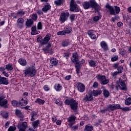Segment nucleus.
Returning a JSON list of instances; mask_svg holds the SVG:
<instances>
[{"label":"nucleus","instance_id":"nucleus-47","mask_svg":"<svg viewBox=\"0 0 131 131\" xmlns=\"http://www.w3.org/2000/svg\"><path fill=\"white\" fill-rule=\"evenodd\" d=\"M37 28L38 30H41L42 29V24L41 21H39L37 25Z\"/></svg>","mask_w":131,"mask_h":131},{"label":"nucleus","instance_id":"nucleus-64","mask_svg":"<svg viewBox=\"0 0 131 131\" xmlns=\"http://www.w3.org/2000/svg\"><path fill=\"white\" fill-rule=\"evenodd\" d=\"M120 54L122 57L124 56V55H125V51L122 50L120 51Z\"/></svg>","mask_w":131,"mask_h":131},{"label":"nucleus","instance_id":"nucleus-13","mask_svg":"<svg viewBox=\"0 0 131 131\" xmlns=\"http://www.w3.org/2000/svg\"><path fill=\"white\" fill-rule=\"evenodd\" d=\"M16 126L18 129H24V130H26V128H27L28 125L26 122H21L17 125Z\"/></svg>","mask_w":131,"mask_h":131},{"label":"nucleus","instance_id":"nucleus-10","mask_svg":"<svg viewBox=\"0 0 131 131\" xmlns=\"http://www.w3.org/2000/svg\"><path fill=\"white\" fill-rule=\"evenodd\" d=\"M94 100V97H93V94L88 93L84 97L83 99V102L86 103L87 102H91Z\"/></svg>","mask_w":131,"mask_h":131},{"label":"nucleus","instance_id":"nucleus-39","mask_svg":"<svg viewBox=\"0 0 131 131\" xmlns=\"http://www.w3.org/2000/svg\"><path fill=\"white\" fill-rule=\"evenodd\" d=\"M103 95L104 98H108V97L110 96V93H109V91L108 90L104 89L103 91Z\"/></svg>","mask_w":131,"mask_h":131},{"label":"nucleus","instance_id":"nucleus-44","mask_svg":"<svg viewBox=\"0 0 131 131\" xmlns=\"http://www.w3.org/2000/svg\"><path fill=\"white\" fill-rule=\"evenodd\" d=\"M118 59H119L118 55H115L111 58V60L112 62H116V61H118Z\"/></svg>","mask_w":131,"mask_h":131},{"label":"nucleus","instance_id":"nucleus-32","mask_svg":"<svg viewBox=\"0 0 131 131\" xmlns=\"http://www.w3.org/2000/svg\"><path fill=\"white\" fill-rule=\"evenodd\" d=\"M64 30L66 34H69V33H71V32H72V27L69 26H67L64 27Z\"/></svg>","mask_w":131,"mask_h":131},{"label":"nucleus","instance_id":"nucleus-4","mask_svg":"<svg viewBox=\"0 0 131 131\" xmlns=\"http://www.w3.org/2000/svg\"><path fill=\"white\" fill-rule=\"evenodd\" d=\"M105 8L107 10H109L110 15L116 16V14H119L120 12V7L116 6H114L113 7V6H110V4H109V3H107L105 5Z\"/></svg>","mask_w":131,"mask_h":131},{"label":"nucleus","instance_id":"nucleus-27","mask_svg":"<svg viewBox=\"0 0 131 131\" xmlns=\"http://www.w3.org/2000/svg\"><path fill=\"white\" fill-rule=\"evenodd\" d=\"M34 24V21L31 19H27L26 21V26L27 27H31Z\"/></svg>","mask_w":131,"mask_h":131},{"label":"nucleus","instance_id":"nucleus-55","mask_svg":"<svg viewBox=\"0 0 131 131\" xmlns=\"http://www.w3.org/2000/svg\"><path fill=\"white\" fill-rule=\"evenodd\" d=\"M43 11L42 10L39 9L36 11V13L39 15V16H41V15H43Z\"/></svg>","mask_w":131,"mask_h":131},{"label":"nucleus","instance_id":"nucleus-46","mask_svg":"<svg viewBox=\"0 0 131 131\" xmlns=\"http://www.w3.org/2000/svg\"><path fill=\"white\" fill-rule=\"evenodd\" d=\"M69 19L71 22L75 21V14H72L70 15Z\"/></svg>","mask_w":131,"mask_h":131},{"label":"nucleus","instance_id":"nucleus-14","mask_svg":"<svg viewBox=\"0 0 131 131\" xmlns=\"http://www.w3.org/2000/svg\"><path fill=\"white\" fill-rule=\"evenodd\" d=\"M87 34H88L89 37H90L91 39L94 40L97 39V38H98V37H97V35H96V33L95 31L93 30H88Z\"/></svg>","mask_w":131,"mask_h":131},{"label":"nucleus","instance_id":"nucleus-26","mask_svg":"<svg viewBox=\"0 0 131 131\" xmlns=\"http://www.w3.org/2000/svg\"><path fill=\"white\" fill-rule=\"evenodd\" d=\"M70 41H69L68 39H64L61 42V45L62 48H66V47H68V46H70Z\"/></svg>","mask_w":131,"mask_h":131},{"label":"nucleus","instance_id":"nucleus-19","mask_svg":"<svg viewBox=\"0 0 131 131\" xmlns=\"http://www.w3.org/2000/svg\"><path fill=\"white\" fill-rule=\"evenodd\" d=\"M120 107V104H109L108 106V108L109 111H114V110H117V109H119Z\"/></svg>","mask_w":131,"mask_h":131},{"label":"nucleus","instance_id":"nucleus-16","mask_svg":"<svg viewBox=\"0 0 131 131\" xmlns=\"http://www.w3.org/2000/svg\"><path fill=\"white\" fill-rule=\"evenodd\" d=\"M52 8V6L50 4V3L47 2L46 4L43 5L42 8V11H43V13H48L50 10Z\"/></svg>","mask_w":131,"mask_h":131},{"label":"nucleus","instance_id":"nucleus-6","mask_svg":"<svg viewBox=\"0 0 131 131\" xmlns=\"http://www.w3.org/2000/svg\"><path fill=\"white\" fill-rule=\"evenodd\" d=\"M97 79L101 82V84L105 85L107 83H109V80L106 79V76L101 75L100 74L97 75L96 76Z\"/></svg>","mask_w":131,"mask_h":131},{"label":"nucleus","instance_id":"nucleus-50","mask_svg":"<svg viewBox=\"0 0 131 131\" xmlns=\"http://www.w3.org/2000/svg\"><path fill=\"white\" fill-rule=\"evenodd\" d=\"M117 69L118 70V72H119V73H122L123 71V66H119Z\"/></svg>","mask_w":131,"mask_h":131},{"label":"nucleus","instance_id":"nucleus-41","mask_svg":"<svg viewBox=\"0 0 131 131\" xmlns=\"http://www.w3.org/2000/svg\"><path fill=\"white\" fill-rule=\"evenodd\" d=\"M37 14L36 13H33L31 16V19L34 22L37 20Z\"/></svg>","mask_w":131,"mask_h":131},{"label":"nucleus","instance_id":"nucleus-49","mask_svg":"<svg viewBox=\"0 0 131 131\" xmlns=\"http://www.w3.org/2000/svg\"><path fill=\"white\" fill-rule=\"evenodd\" d=\"M93 21H94V22H98V21H99V20H100V19H101V16H100L99 15H96V16H95L94 17H93Z\"/></svg>","mask_w":131,"mask_h":131},{"label":"nucleus","instance_id":"nucleus-53","mask_svg":"<svg viewBox=\"0 0 131 131\" xmlns=\"http://www.w3.org/2000/svg\"><path fill=\"white\" fill-rule=\"evenodd\" d=\"M37 41L38 42H39L41 46V42L43 41V39H42V37L41 36H39L37 38Z\"/></svg>","mask_w":131,"mask_h":131},{"label":"nucleus","instance_id":"nucleus-11","mask_svg":"<svg viewBox=\"0 0 131 131\" xmlns=\"http://www.w3.org/2000/svg\"><path fill=\"white\" fill-rule=\"evenodd\" d=\"M75 119H76V117L74 115H71L68 118V122H69L70 127H72L73 125L75 124Z\"/></svg>","mask_w":131,"mask_h":131},{"label":"nucleus","instance_id":"nucleus-56","mask_svg":"<svg viewBox=\"0 0 131 131\" xmlns=\"http://www.w3.org/2000/svg\"><path fill=\"white\" fill-rule=\"evenodd\" d=\"M71 130H76V129H78V126L76 125L75 126H72V127H70Z\"/></svg>","mask_w":131,"mask_h":131},{"label":"nucleus","instance_id":"nucleus-8","mask_svg":"<svg viewBox=\"0 0 131 131\" xmlns=\"http://www.w3.org/2000/svg\"><path fill=\"white\" fill-rule=\"evenodd\" d=\"M69 16H70V13L69 12H62L60 16V21L62 22V23H64L65 21L68 20V17H69Z\"/></svg>","mask_w":131,"mask_h":131},{"label":"nucleus","instance_id":"nucleus-33","mask_svg":"<svg viewBox=\"0 0 131 131\" xmlns=\"http://www.w3.org/2000/svg\"><path fill=\"white\" fill-rule=\"evenodd\" d=\"M58 59L57 58L52 57L50 59V63L51 64V65H53L54 66H57V65H58Z\"/></svg>","mask_w":131,"mask_h":131},{"label":"nucleus","instance_id":"nucleus-54","mask_svg":"<svg viewBox=\"0 0 131 131\" xmlns=\"http://www.w3.org/2000/svg\"><path fill=\"white\" fill-rule=\"evenodd\" d=\"M25 14H26V13L25 12V11H24L23 10L18 11L17 12V15H20L21 16H24Z\"/></svg>","mask_w":131,"mask_h":131},{"label":"nucleus","instance_id":"nucleus-34","mask_svg":"<svg viewBox=\"0 0 131 131\" xmlns=\"http://www.w3.org/2000/svg\"><path fill=\"white\" fill-rule=\"evenodd\" d=\"M54 89L56 92H60L62 90V85L61 84L56 83L54 86Z\"/></svg>","mask_w":131,"mask_h":131},{"label":"nucleus","instance_id":"nucleus-61","mask_svg":"<svg viewBox=\"0 0 131 131\" xmlns=\"http://www.w3.org/2000/svg\"><path fill=\"white\" fill-rule=\"evenodd\" d=\"M116 20H118V16H115L114 17H112L111 21V22H115V21H116Z\"/></svg>","mask_w":131,"mask_h":131},{"label":"nucleus","instance_id":"nucleus-48","mask_svg":"<svg viewBox=\"0 0 131 131\" xmlns=\"http://www.w3.org/2000/svg\"><path fill=\"white\" fill-rule=\"evenodd\" d=\"M13 126H10L9 128L8 129V131H15L17 129V128L16 126H15V124H13Z\"/></svg>","mask_w":131,"mask_h":131},{"label":"nucleus","instance_id":"nucleus-62","mask_svg":"<svg viewBox=\"0 0 131 131\" xmlns=\"http://www.w3.org/2000/svg\"><path fill=\"white\" fill-rule=\"evenodd\" d=\"M64 79H65V80H69L71 79V75H67L65 77Z\"/></svg>","mask_w":131,"mask_h":131},{"label":"nucleus","instance_id":"nucleus-25","mask_svg":"<svg viewBox=\"0 0 131 131\" xmlns=\"http://www.w3.org/2000/svg\"><path fill=\"white\" fill-rule=\"evenodd\" d=\"M102 94V90L101 89L93 90L92 91V95L94 97H98Z\"/></svg>","mask_w":131,"mask_h":131},{"label":"nucleus","instance_id":"nucleus-31","mask_svg":"<svg viewBox=\"0 0 131 131\" xmlns=\"http://www.w3.org/2000/svg\"><path fill=\"white\" fill-rule=\"evenodd\" d=\"M94 130V126L91 125V124L86 125L84 127V131H93Z\"/></svg>","mask_w":131,"mask_h":131},{"label":"nucleus","instance_id":"nucleus-45","mask_svg":"<svg viewBox=\"0 0 131 131\" xmlns=\"http://www.w3.org/2000/svg\"><path fill=\"white\" fill-rule=\"evenodd\" d=\"M119 109H120L122 110V111H124L125 112H126V111H129L130 110V108L128 106H126L125 107H121L120 105V108Z\"/></svg>","mask_w":131,"mask_h":131},{"label":"nucleus","instance_id":"nucleus-59","mask_svg":"<svg viewBox=\"0 0 131 131\" xmlns=\"http://www.w3.org/2000/svg\"><path fill=\"white\" fill-rule=\"evenodd\" d=\"M43 89L45 91V92H49L50 91V88L49 87V85H45L43 86Z\"/></svg>","mask_w":131,"mask_h":131},{"label":"nucleus","instance_id":"nucleus-35","mask_svg":"<svg viewBox=\"0 0 131 131\" xmlns=\"http://www.w3.org/2000/svg\"><path fill=\"white\" fill-rule=\"evenodd\" d=\"M51 47H52V45L48 43L46 47H45L42 50L43 51V52H45V53H50V49H51Z\"/></svg>","mask_w":131,"mask_h":131},{"label":"nucleus","instance_id":"nucleus-42","mask_svg":"<svg viewBox=\"0 0 131 131\" xmlns=\"http://www.w3.org/2000/svg\"><path fill=\"white\" fill-rule=\"evenodd\" d=\"M5 69H6L7 70H8L9 71H12L13 68V67H12L11 64H8L6 66Z\"/></svg>","mask_w":131,"mask_h":131},{"label":"nucleus","instance_id":"nucleus-23","mask_svg":"<svg viewBox=\"0 0 131 131\" xmlns=\"http://www.w3.org/2000/svg\"><path fill=\"white\" fill-rule=\"evenodd\" d=\"M31 30V35H36V34H39L40 33V31L36 30V27L35 26L32 27Z\"/></svg>","mask_w":131,"mask_h":131},{"label":"nucleus","instance_id":"nucleus-38","mask_svg":"<svg viewBox=\"0 0 131 131\" xmlns=\"http://www.w3.org/2000/svg\"><path fill=\"white\" fill-rule=\"evenodd\" d=\"M11 104H12V106H13V107H19L20 106L19 102L18 101L15 100H13L11 101Z\"/></svg>","mask_w":131,"mask_h":131},{"label":"nucleus","instance_id":"nucleus-20","mask_svg":"<svg viewBox=\"0 0 131 131\" xmlns=\"http://www.w3.org/2000/svg\"><path fill=\"white\" fill-rule=\"evenodd\" d=\"M15 114L16 116H18L20 118V121H23V118L24 116L23 114L21 112V111L18 109H16L15 112Z\"/></svg>","mask_w":131,"mask_h":131},{"label":"nucleus","instance_id":"nucleus-17","mask_svg":"<svg viewBox=\"0 0 131 131\" xmlns=\"http://www.w3.org/2000/svg\"><path fill=\"white\" fill-rule=\"evenodd\" d=\"M77 89L80 93H83L85 91V86L81 83H77Z\"/></svg>","mask_w":131,"mask_h":131},{"label":"nucleus","instance_id":"nucleus-7","mask_svg":"<svg viewBox=\"0 0 131 131\" xmlns=\"http://www.w3.org/2000/svg\"><path fill=\"white\" fill-rule=\"evenodd\" d=\"M5 96H0V106L4 108V109H7L9 108V105H8V99L5 98Z\"/></svg>","mask_w":131,"mask_h":131},{"label":"nucleus","instance_id":"nucleus-60","mask_svg":"<svg viewBox=\"0 0 131 131\" xmlns=\"http://www.w3.org/2000/svg\"><path fill=\"white\" fill-rule=\"evenodd\" d=\"M119 66V63H115L113 64V68L114 69H117Z\"/></svg>","mask_w":131,"mask_h":131},{"label":"nucleus","instance_id":"nucleus-29","mask_svg":"<svg viewBox=\"0 0 131 131\" xmlns=\"http://www.w3.org/2000/svg\"><path fill=\"white\" fill-rule=\"evenodd\" d=\"M73 56L71 58L72 62L73 63H75V61H76V60H78L79 59V57H78V54L77 53V52H75L73 53Z\"/></svg>","mask_w":131,"mask_h":131},{"label":"nucleus","instance_id":"nucleus-3","mask_svg":"<svg viewBox=\"0 0 131 131\" xmlns=\"http://www.w3.org/2000/svg\"><path fill=\"white\" fill-rule=\"evenodd\" d=\"M25 77H34L36 75V70L34 66L26 67L24 70Z\"/></svg>","mask_w":131,"mask_h":131},{"label":"nucleus","instance_id":"nucleus-18","mask_svg":"<svg viewBox=\"0 0 131 131\" xmlns=\"http://www.w3.org/2000/svg\"><path fill=\"white\" fill-rule=\"evenodd\" d=\"M49 40H51V34L48 33L43 38V41L41 42V46L47 45Z\"/></svg>","mask_w":131,"mask_h":131},{"label":"nucleus","instance_id":"nucleus-12","mask_svg":"<svg viewBox=\"0 0 131 131\" xmlns=\"http://www.w3.org/2000/svg\"><path fill=\"white\" fill-rule=\"evenodd\" d=\"M119 84L120 85L116 86L117 90H118V88H119V89L121 90V91H126V90H127V88H126V85H125V82H124V81H120Z\"/></svg>","mask_w":131,"mask_h":131},{"label":"nucleus","instance_id":"nucleus-43","mask_svg":"<svg viewBox=\"0 0 131 131\" xmlns=\"http://www.w3.org/2000/svg\"><path fill=\"white\" fill-rule=\"evenodd\" d=\"M125 104L126 106H129V105H131V97H128L125 100Z\"/></svg>","mask_w":131,"mask_h":131},{"label":"nucleus","instance_id":"nucleus-9","mask_svg":"<svg viewBox=\"0 0 131 131\" xmlns=\"http://www.w3.org/2000/svg\"><path fill=\"white\" fill-rule=\"evenodd\" d=\"M75 69H76V73L77 74L78 76H81L82 75V73L80 71V68L81 67L80 66V62L78 61V60H76V61H75Z\"/></svg>","mask_w":131,"mask_h":131},{"label":"nucleus","instance_id":"nucleus-15","mask_svg":"<svg viewBox=\"0 0 131 131\" xmlns=\"http://www.w3.org/2000/svg\"><path fill=\"white\" fill-rule=\"evenodd\" d=\"M100 46L103 51L107 52V51H109V46H108V44H107L106 41H101L100 43Z\"/></svg>","mask_w":131,"mask_h":131},{"label":"nucleus","instance_id":"nucleus-40","mask_svg":"<svg viewBox=\"0 0 131 131\" xmlns=\"http://www.w3.org/2000/svg\"><path fill=\"white\" fill-rule=\"evenodd\" d=\"M1 115L5 119H8L9 118V113L6 112H4L1 113Z\"/></svg>","mask_w":131,"mask_h":131},{"label":"nucleus","instance_id":"nucleus-52","mask_svg":"<svg viewBox=\"0 0 131 131\" xmlns=\"http://www.w3.org/2000/svg\"><path fill=\"white\" fill-rule=\"evenodd\" d=\"M17 23L20 24H23L24 23V19L22 17H20L17 20Z\"/></svg>","mask_w":131,"mask_h":131},{"label":"nucleus","instance_id":"nucleus-51","mask_svg":"<svg viewBox=\"0 0 131 131\" xmlns=\"http://www.w3.org/2000/svg\"><path fill=\"white\" fill-rule=\"evenodd\" d=\"M57 35H66V32H65L64 30L61 31H59L57 33Z\"/></svg>","mask_w":131,"mask_h":131},{"label":"nucleus","instance_id":"nucleus-58","mask_svg":"<svg viewBox=\"0 0 131 131\" xmlns=\"http://www.w3.org/2000/svg\"><path fill=\"white\" fill-rule=\"evenodd\" d=\"M98 86H99V83H98V82L97 81L94 82L93 84V88L94 89H97Z\"/></svg>","mask_w":131,"mask_h":131},{"label":"nucleus","instance_id":"nucleus-30","mask_svg":"<svg viewBox=\"0 0 131 131\" xmlns=\"http://www.w3.org/2000/svg\"><path fill=\"white\" fill-rule=\"evenodd\" d=\"M65 2V0H56L54 1V5L57 7H60Z\"/></svg>","mask_w":131,"mask_h":131},{"label":"nucleus","instance_id":"nucleus-1","mask_svg":"<svg viewBox=\"0 0 131 131\" xmlns=\"http://www.w3.org/2000/svg\"><path fill=\"white\" fill-rule=\"evenodd\" d=\"M84 10H89V9H94L96 12H99L101 10V6L99 5L95 0H90L89 2L85 1L82 3Z\"/></svg>","mask_w":131,"mask_h":131},{"label":"nucleus","instance_id":"nucleus-24","mask_svg":"<svg viewBox=\"0 0 131 131\" xmlns=\"http://www.w3.org/2000/svg\"><path fill=\"white\" fill-rule=\"evenodd\" d=\"M0 84L8 85V84H9V79L5 77H2L0 81Z\"/></svg>","mask_w":131,"mask_h":131},{"label":"nucleus","instance_id":"nucleus-37","mask_svg":"<svg viewBox=\"0 0 131 131\" xmlns=\"http://www.w3.org/2000/svg\"><path fill=\"white\" fill-rule=\"evenodd\" d=\"M45 101L40 99V98H37L35 100V103H37V104H39V105H43L45 103Z\"/></svg>","mask_w":131,"mask_h":131},{"label":"nucleus","instance_id":"nucleus-21","mask_svg":"<svg viewBox=\"0 0 131 131\" xmlns=\"http://www.w3.org/2000/svg\"><path fill=\"white\" fill-rule=\"evenodd\" d=\"M19 106H26L28 104V100L26 97H24L19 101Z\"/></svg>","mask_w":131,"mask_h":131},{"label":"nucleus","instance_id":"nucleus-5","mask_svg":"<svg viewBox=\"0 0 131 131\" xmlns=\"http://www.w3.org/2000/svg\"><path fill=\"white\" fill-rule=\"evenodd\" d=\"M80 10V7L74 0H71L70 3V12H72L73 13H78Z\"/></svg>","mask_w":131,"mask_h":131},{"label":"nucleus","instance_id":"nucleus-36","mask_svg":"<svg viewBox=\"0 0 131 131\" xmlns=\"http://www.w3.org/2000/svg\"><path fill=\"white\" fill-rule=\"evenodd\" d=\"M89 64L90 67H96V66L98 65V62H97V61L91 60H90Z\"/></svg>","mask_w":131,"mask_h":131},{"label":"nucleus","instance_id":"nucleus-22","mask_svg":"<svg viewBox=\"0 0 131 131\" xmlns=\"http://www.w3.org/2000/svg\"><path fill=\"white\" fill-rule=\"evenodd\" d=\"M31 124L33 128L35 129L36 128H37L38 126H39L40 122L39 121V120H36V121H33L32 122Z\"/></svg>","mask_w":131,"mask_h":131},{"label":"nucleus","instance_id":"nucleus-28","mask_svg":"<svg viewBox=\"0 0 131 131\" xmlns=\"http://www.w3.org/2000/svg\"><path fill=\"white\" fill-rule=\"evenodd\" d=\"M18 63L21 66H26L27 65V61L25 58H20L18 60Z\"/></svg>","mask_w":131,"mask_h":131},{"label":"nucleus","instance_id":"nucleus-2","mask_svg":"<svg viewBox=\"0 0 131 131\" xmlns=\"http://www.w3.org/2000/svg\"><path fill=\"white\" fill-rule=\"evenodd\" d=\"M65 105L70 106L71 110H73L75 113L78 112V102L73 98H67L64 100Z\"/></svg>","mask_w":131,"mask_h":131},{"label":"nucleus","instance_id":"nucleus-57","mask_svg":"<svg viewBox=\"0 0 131 131\" xmlns=\"http://www.w3.org/2000/svg\"><path fill=\"white\" fill-rule=\"evenodd\" d=\"M63 56L64 58H66V59H67V60H68V59H69L70 54L69 53H64Z\"/></svg>","mask_w":131,"mask_h":131},{"label":"nucleus","instance_id":"nucleus-63","mask_svg":"<svg viewBox=\"0 0 131 131\" xmlns=\"http://www.w3.org/2000/svg\"><path fill=\"white\" fill-rule=\"evenodd\" d=\"M10 123H11V122L10 121H8L5 125V128H8L9 127V125H10Z\"/></svg>","mask_w":131,"mask_h":131}]
</instances>
